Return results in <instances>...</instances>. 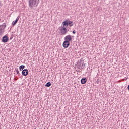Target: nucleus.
Wrapping results in <instances>:
<instances>
[{"instance_id":"f257e3e1","label":"nucleus","mask_w":129,"mask_h":129,"mask_svg":"<svg viewBox=\"0 0 129 129\" xmlns=\"http://www.w3.org/2000/svg\"><path fill=\"white\" fill-rule=\"evenodd\" d=\"M40 3V0H29V7L31 9L34 7H37Z\"/></svg>"},{"instance_id":"f03ea898","label":"nucleus","mask_w":129,"mask_h":129,"mask_svg":"<svg viewBox=\"0 0 129 129\" xmlns=\"http://www.w3.org/2000/svg\"><path fill=\"white\" fill-rule=\"evenodd\" d=\"M62 25L64 27H66V28H67L68 26H69V27H72V26L74 25V23L73 21H70L69 20H66L62 22Z\"/></svg>"},{"instance_id":"7ed1b4c3","label":"nucleus","mask_w":129,"mask_h":129,"mask_svg":"<svg viewBox=\"0 0 129 129\" xmlns=\"http://www.w3.org/2000/svg\"><path fill=\"white\" fill-rule=\"evenodd\" d=\"M67 28V27H66V26H64V25H63L62 27L60 28V33L61 34V35H66V34L68 33Z\"/></svg>"},{"instance_id":"20e7f679","label":"nucleus","mask_w":129,"mask_h":129,"mask_svg":"<svg viewBox=\"0 0 129 129\" xmlns=\"http://www.w3.org/2000/svg\"><path fill=\"white\" fill-rule=\"evenodd\" d=\"M6 27V23H3V25H0V36H2L3 34L5 33V29Z\"/></svg>"},{"instance_id":"39448f33","label":"nucleus","mask_w":129,"mask_h":129,"mask_svg":"<svg viewBox=\"0 0 129 129\" xmlns=\"http://www.w3.org/2000/svg\"><path fill=\"white\" fill-rule=\"evenodd\" d=\"M64 41H67V42L70 43L71 41H72V37H71L70 35H67L64 37Z\"/></svg>"},{"instance_id":"423d86ee","label":"nucleus","mask_w":129,"mask_h":129,"mask_svg":"<svg viewBox=\"0 0 129 129\" xmlns=\"http://www.w3.org/2000/svg\"><path fill=\"white\" fill-rule=\"evenodd\" d=\"M70 45V42H68V41L64 40L62 44V46L63 48H68L69 45Z\"/></svg>"},{"instance_id":"0eeeda50","label":"nucleus","mask_w":129,"mask_h":129,"mask_svg":"<svg viewBox=\"0 0 129 129\" xmlns=\"http://www.w3.org/2000/svg\"><path fill=\"white\" fill-rule=\"evenodd\" d=\"M22 74L23 76H27L29 74V71L28 69H24L22 70Z\"/></svg>"},{"instance_id":"6e6552de","label":"nucleus","mask_w":129,"mask_h":129,"mask_svg":"<svg viewBox=\"0 0 129 129\" xmlns=\"http://www.w3.org/2000/svg\"><path fill=\"white\" fill-rule=\"evenodd\" d=\"M8 41H9V37L5 35L3 37L2 42L3 43H7Z\"/></svg>"},{"instance_id":"1a4fd4ad","label":"nucleus","mask_w":129,"mask_h":129,"mask_svg":"<svg viewBox=\"0 0 129 129\" xmlns=\"http://www.w3.org/2000/svg\"><path fill=\"white\" fill-rule=\"evenodd\" d=\"M87 82V79H86V78H83L81 80V83L82 84H85V83H86Z\"/></svg>"},{"instance_id":"9d476101","label":"nucleus","mask_w":129,"mask_h":129,"mask_svg":"<svg viewBox=\"0 0 129 129\" xmlns=\"http://www.w3.org/2000/svg\"><path fill=\"white\" fill-rule=\"evenodd\" d=\"M20 19V16H18L15 21H13L12 24L13 26H15L17 23H18V21H19V19Z\"/></svg>"},{"instance_id":"9b49d317","label":"nucleus","mask_w":129,"mask_h":129,"mask_svg":"<svg viewBox=\"0 0 129 129\" xmlns=\"http://www.w3.org/2000/svg\"><path fill=\"white\" fill-rule=\"evenodd\" d=\"M25 66L24 65H21L19 67V70L20 71H22V70L23 71V69L25 68Z\"/></svg>"},{"instance_id":"f8f14e48","label":"nucleus","mask_w":129,"mask_h":129,"mask_svg":"<svg viewBox=\"0 0 129 129\" xmlns=\"http://www.w3.org/2000/svg\"><path fill=\"white\" fill-rule=\"evenodd\" d=\"M52 85V84H51V82H48L46 83V84L45 85L46 87H50Z\"/></svg>"},{"instance_id":"ddd939ff","label":"nucleus","mask_w":129,"mask_h":129,"mask_svg":"<svg viewBox=\"0 0 129 129\" xmlns=\"http://www.w3.org/2000/svg\"><path fill=\"white\" fill-rule=\"evenodd\" d=\"M15 70L17 74H18V75H20V71H19V70H18V69H16Z\"/></svg>"},{"instance_id":"4468645a","label":"nucleus","mask_w":129,"mask_h":129,"mask_svg":"<svg viewBox=\"0 0 129 129\" xmlns=\"http://www.w3.org/2000/svg\"><path fill=\"white\" fill-rule=\"evenodd\" d=\"M96 82L97 84H99V83H100V80L97 79Z\"/></svg>"},{"instance_id":"2eb2a0df","label":"nucleus","mask_w":129,"mask_h":129,"mask_svg":"<svg viewBox=\"0 0 129 129\" xmlns=\"http://www.w3.org/2000/svg\"><path fill=\"white\" fill-rule=\"evenodd\" d=\"M73 34H76V31L73 30Z\"/></svg>"},{"instance_id":"dca6fc26","label":"nucleus","mask_w":129,"mask_h":129,"mask_svg":"<svg viewBox=\"0 0 129 129\" xmlns=\"http://www.w3.org/2000/svg\"><path fill=\"white\" fill-rule=\"evenodd\" d=\"M82 66V67H85V64H84L83 63Z\"/></svg>"}]
</instances>
